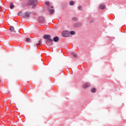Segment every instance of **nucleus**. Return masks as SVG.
Returning a JSON list of instances; mask_svg holds the SVG:
<instances>
[{"mask_svg": "<svg viewBox=\"0 0 126 126\" xmlns=\"http://www.w3.org/2000/svg\"><path fill=\"white\" fill-rule=\"evenodd\" d=\"M37 0H29L28 4L29 5H32V7H34L37 5Z\"/></svg>", "mask_w": 126, "mask_h": 126, "instance_id": "obj_1", "label": "nucleus"}, {"mask_svg": "<svg viewBox=\"0 0 126 126\" xmlns=\"http://www.w3.org/2000/svg\"><path fill=\"white\" fill-rule=\"evenodd\" d=\"M43 38L45 39V40H47L46 41V43H50V42H53V39H52V37L51 35L49 34H45L43 36Z\"/></svg>", "mask_w": 126, "mask_h": 126, "instance_id": "obj_2", "label": "nucleus"}, {"mask_svg": "<svg viewBox=\"0 0 126 126\" xmlns=\"http://www.w3.org/2000/svg\"><path fill=\"white\" fill-rule=\"evenodd\" d=\"M63 37L67 38L69 37V32L67 31H64L62 32Z\"/></svg>", "mask_w": 126, "mask_h": 126, "instance_id": "obj_3", "label": "nucleus"}, {"mask_svg": "<svg viewBox=\"0 0 126 126\" xmlns=\"http://www.w3.org/2000/svg\"><path fill=\"white\" fill-rule=\"evenodd\" d=\"M30 14H31V13L30 12H25L23 14V17H24L25 18H28L30 16Z\"/></svg>", "mask_w": 126, "mask_h": 126, "instance_id": "obj_4", "label": "nucleus"}, {"mask_svg": "<svg viewBox=\"0 0 126 126\" xmlns=\"http://www.w3.org/2000/svg\"><path fill=\"white\" fill-rule=\"evenodd\" d=\"M82 25V23L80 22H79L78 23H75L74 25V26L75 27H80V26H81Z\"/></svg>", "mask_w": 126, "mask_h": 126, "instance_id": "obj_5", "label": "nucleus"}, {"mask_svg": "<svg viewBox=\"0 0 126 126\" xmlns=\"http://www.w3.org/2000/svg\"><path fill=\"white\" fill-rule=\"evenodd\" d=\"M53 41L57 43V42H59V41H60V38L58 36H55L53 39Z\"/></svg>", "mask_w": 126, "mask_h": 126, "instance_id": "obj_6", "label": "nucleus"}, {"mask_svg": "<svg viewBox=\"0 0 126 126\" xmlns=\"http://www.w3.org/2000/svg\"><path fill=\"white\" fill-rule=\"evenodd\" d=\"M83 87L85 89H86V88H88V87H90V83L88 82L86 83L85 85H84Z\"/></svg>", "mask_w": 126, "mask_h": 126, "instance_id": "obj_7", "label": "nucleus"}, {"mask_svg": "<svg viewBox=\"0 0 126 126\" xmlns=\"http://www.w3.org/2000/svg\"><path fill=\"white\" fill-rule=\"evenodd\" d=\"M48 10L50 14H53L55 12V9L48 8Z\"/></svg>", "mask_w": 126, "mask_h": 126, "instance_id": "obj_8", "label": "nucleus"}, {"mask_svg": "<svg viewBox=\"0 0 126 126\" xmlns=\"http://www.w3.org/2000/svg\"><path fill=\"white\" fill-rule=\"evenodd\" d=\"M91 91V92H92V93H96L97 90L95 88H92Z\"/></svg>", "mask_w": 126, "mask_h": 126, "instance_id": "obj_9", "label": "nucleus"}, {"mask_svg": "<svg viewBox=\"0 0 126 126\" xmlns=\"http://www.w3.org/2000/svg\"><path fill=\"white\" fill-rule=\"evenodd\" d=\"M10 31H11V32H14V33H15V32H16L15 30H14V28H13V26H11L10 28Z\"/></svg>", "mask_w": 126, "mask_h": 126, "instance_id": "obj_10", "label": "nucleus"}, {"mask_svg": "<svg viewBox=\"0 0 126 126\" xmlns=\"http://www.w3.org/2000/svg\"><path fill=\"white\" fill-rule=\"evenodd\" d=\"M99 8H100V9H105V5H104V4H100L99 5Z\"/></svg>", "mask_w": 126, "mask_h": 126, "instance_id": "obj_11", "label": "nucleus"}, {"mask_svg": "<svg viewBox=\"0 0 126 126\" xmlns=\"http://www.w3.org/2000/svg\"><path fill=\"white\" fill-rule=\"evenodd\" d=\"M69 37H70V35H74L75 34V32L73 31L69 32Z\"/></svg>", "mask_w": 126, "mask_h": 126, "instance_id": "obj_12", "label": "nucleus"}, {"mask_svg": "<svg viewBox=\"0 0 126 126\" xmlns=\"http://www.w3.org/2000/svg\"><path fill=\"white\" fill-rule=\"evenodd\" d=\"M10 8H11V9H13V8H14V5H13V3H10Z\"/></svg>", "mask_w": 126, "mask_h": 126, "instance_id": "obj_13", "label": "nucleus"}, {"mask_svg": "<svg viewBox=\"0 0 126 126\" xmlns=\"http://www.w3.org/2000/svg\"><path fill=\"white\" fill-rule=\"evenodd\" d=\"M77 9H78V10H80V11H81V10H82L83 9V8H82V6L81 5L78 6L77 7Z\"/></svg>", "mask_w": 126, "mask_h": 126, "instance_id": "obj_14", "label": "nucleus"}, {"mask_svg": "<svg viewBox=\"0 0 126 126\" xmlns=\"http://www.w3.org/2000/svg\"><path fill=\"white\" fill-rule=\"evenodd\" d=\"M74 1H70L69 2L70 5H74Z\"/></svg>", "mask_w": 126, "mask_h": 126, "instance_id": "obj_15", "label": "nucleus"}, {"mask_svg": "<svg viewBox=\"0 0 126 126\" xmlns=\"http://www.w3.org/2000/svg\"><path fill=\"white\" fill-rule=\"evenodd\" d=\"M26 42L30 43L31 42V39H30V38H26Z\"/></svg>", "mask_w": 126, "mask_h": 126, "instance_id": "obj_16", "label": "nucleus"}, {"mask_svg": "<svg viewBox=\"0 0 126 126\" xmlns=\"http://www.w3.org/2000/svg\"><path fill=\"white\" fill-rule=\"evenodd\" d=\"M72 55H73L74 58H77V55L76 53H75L74 52L72 53Z\"/></svg>", "mask_w": 126, "mask_h": 126, "instance_id": "obj_17", "label": "nucleus"}, {"mask_svg": "<svg viewBox=\"0 0 126 126\" xmlns=\"http://www.w3.org/2000/svg\"><path fill=\"white\" fill-rule=\"evenodd\" d=\"M72 20H73V21H77V18L73 17L72 19Z\"/></svg>", "mask_w": 126, "mask_h": 126, "instance_id": "obj_18", "label": "nucleus"}, {"mask_svg": "<svg viewBox=\"0 0 126 126\" xmlns=\"http://www.w3.org/2000/svg\"><path fill=\"white\" fill-rule=\"evenodd\" d=\"M18 15H19L20 16H23V14H22V12H20L19 13H18Z\"/></svg>", "mask_w": 126, "mask_h": 126, "instance_id": "obj_19", "label": "nucleus"}, {"mask_svg": "<svg viewBox=\"0 0 126 126\" xmlns=\"http://www.w3.org/2000/svg\"><path fill=\"white\" fill-rule=\"evenodd\" d=\"M45 4H46V5H47L48 6H49L50 5V2L47 1L45 3Z\"/></svg>", "mask_w": 126, "mask_h": 126, "instance_id": "obj_20", "label": "nucleus"}, {"mask_svg": "<svg viewBox=\"0 0 126 126\" xmlns=\"http://www.w3.org/2000/svg\"><path fill=\"white\" fill-rule=\"evenodd\" d=\"M39 44H42V40H40L39 41Z\"/></svg>", "mask_w": 126, "mask_h": 126, "instance_id": "obj_21", "label": "nucleus"}, {"mask_svg": "<svg viewBox=\"0 0 126 126\" xmlns=\"http://www.w3.org/2000/svg\"><path fill=\"white\" fill-rule=\"evenodd\" d=\"M43 22H45V20H43Z\"/></svg>", "mask_w": 126, "mask_h": 126, "instance_id": "obj_22", "label": "nucleus"}, {"mask_svg": "<svg viewBox=\"0 0 126 126\" xmlns=\"http://www.w3.org/2000/svg\"><path fill=\"white\" fill-rule=\"evenodd\" d=\"M51 8H53V6H51Z\"/></svg>", "mask_w": 126, "mask_h": 126, "instance_id": "obj_23", "label": "nucleus"}]
</instances>
